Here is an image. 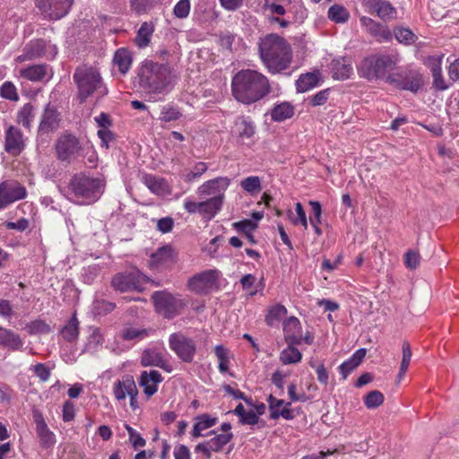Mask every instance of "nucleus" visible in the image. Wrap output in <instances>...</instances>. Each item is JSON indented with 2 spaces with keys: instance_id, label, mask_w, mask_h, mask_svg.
<instances>
[{
  "instance_id": "1",
  "label": "nucleus",
  "mask_w": 459,
  "mask_h": 459,
  "mask_svg": "<svg viewBox=\"0 0 459 459\" xmlns=\"http://www.w3.org/2000/svg\"><path fill=\"white\" fill-rule=\"evenodd\" d=\"M231 88L234 98L244 104L255 103L272 91L269 79L252 69L238 72L232 79Z\"/></svg>"
},
{
  "instance_id": "2",
  "label": "nucleus",
  "mask_w": 459,
  "mask_h": 459,
  "mask_svg": "<svg viewBox=\"0 0 459 459\" xmlns=\"http://www.w3.org/2000/svg\"><path fill=\"white\" fill-rule=\"evenodd\" d=\"M259 56L268 72L275 74L290 67L292 61V49L285 39L272 33L261 39Z\"/></svg>"
},
{
  "instance_id": "3",
  "label": "nucleus",
  "mask_w": 459,
  "mask_h": 459,
  "mask_svg": "<svg viewBox=\"0 0 459 459\" xmlns=\"http://www.w3.org/2000/svg\"><path fill=\"white\" fill-rule=\"evenodd\" d=\"M73 79L77 86V96L81 102H84L90 96L101 99L108 93L100 72L92 66L77 67Z\"/></svg>"
},
{
  "instance_id": "4",
  "label": "nucleus",
  "mask_w": 459,
  "mask_h": 459,
  "mask_svg": "<svg viewBox=\"0 0 459 459\" xmlns=\"http://www.w3.org/2000/svg\"><path fill=\"white\" fill-rule=\"evenodd\" d=\"M140 87L148 93H160L171 81V69L168 65L152 61L143 63L138 72Z\"/></svg>"
},
{
  "instance_id": "5",
  "label": "nucleus",
  "mask_w": 459,
  "mask_h": 459,
  "mask_svg": "<svg viewBox=\"0 0 459 459\" xmlns=\"http://www.w3.org/2000/svg\"><path fill=\"white\" fill-rule=\"evenodd\" d=\"M399 62L400 56L397 53L370 56L361 61L358 67V73L368 81L386 79V76L392 74L391 72L396 68Z\"/></svg>"
},
{
  "instance_id": "6",
  "label": "nucleus",
  "mask_w": 459,
  "mask_h": 459,
  "mask_svg": "<svg viewBox=\"0 0 459 459\" xmlns=\"http://www.w3.org/2000/svg\"><path fill=\"white\" fill-rule=\"evenodd\" d=\"M147 282L154 284L153 281L138 269L132 268L116 273L111 280V286L119 292L135 291L140 293L144 290V285ZM155 285L157 286L158 283H155Z\"/></svg>"
},
{
  "instance_id": "7",
  "label": "nucleus",
  "mask_w": 459,
  "mask_h": 459,
  "mask_svg": "<svg viewBox=\"0 0 459 459\" xmlns=\"http://www.w3.org/2000/svg\"><path fill=\"white\" fill-rule=\"evenodd\" d=\"M69 188L76 196L82 197L91 204L96 202L101 196L104 184L99 178L74 175L70 181Z\"/></svg>"
},
{
  "instance_id": "8",
  "label": "nucleus",
  "mask_w": 459,
  "mask_h": 459,
  "mask_svg": "<svg viewBox=\"0 0 459 459\" xmlns=\"http://www.w3.org/2000/svg\"><path fill=\"white\" fill-rule=\"evenodd\" d=\"M57 47L43 39L29 41L23 48L22 54L16 56L15 61L23 63L39 58L53 60L57 55Z\"/></svg>"
},
{
  "instance_id": "9",
  "label": "nucleus",
  "mask_w": 459,
  "mask_h": 459,
  "mask_svg": "<svg viewBox=\"0 0 459 459\" xmlns=\"http://www.w3.org/2000/svg\"><path fill=\"white\" fill-rule=\"evenodd\" d=\"M151 299L155 310L168 319L178 316L186 305L178 295H173L167 290L154 291Z\"/></svg>"
},
{
  "instance_id": "10",
  "label": "nucleus",
  "mask_w": 459,
  "mask_h": 459,
  "mask_svg": "<svg viewBox=\"0 0 459 459\" xmlns=\"http://www.w3.org/2000/svg\"><path fill=\"white\" fill-rule=\"evenodd\" d=\"M386 82L402 91L416 93L423 86V76L417 70H403L386 76Z\"/></svg>"
},
{
  "instance_id": "11",
  "label": "nucleus",
  "mask_w": 459,
  "mask_h": 459,
  "mask_svg": "<svg viewBox=\"0 0 459 459\" xmlns=\"http://www.w3.org/2000/svg\"><path fill=\"white\" fill-rule=\"evenodd\" d=\"M169 349L183 362L191 363L196 353V342L181 332L173 333L169 337Z\"/></svg>"
},
{
  "instance_id": "12",
  "label": "nucleus",
  "mask_w": 459,
  "mask_h": 459,
  "mask_svg": "<svg viewBox=\"0 0 459 459\" xmlns=\"http://www.w3.org/2000/svg\"><path fill=\"white\" fill-rule=\"evenodd\" d=\"M55 149L58 160L72 162L81 155L82 147L77 137L65 134L56 140Z\"/></svg>"
},
{
  "instance_id": "13",
  "label": "nucleus",
  "mask_w": 459,
  "mask_h": 459,
  "mask_svg": "<svg viewBox=\"0 0 459 459\" xmlns=\"http://www.w3.org/2000/svg\"><path fill=\"white\" fill-rule=\"evenodd\" d=\"M221 197L208 198L202 202H195L190 198H186L184 202V209L188 213L198 212L204 219L212 220L221 210Z\"/></svg>"
},
{
  "instance_id": "14",
  "label": "nucleus",
  "mask_w": 459,
  "mask_h": 459,
  "mask_svg": "<svg viewBox=\"0 0 459 459\" xmlns=\"http://www.w3.org/2000/svg\"><path fill=\"white\" fill-rule=\"evenodd\" d=\"M219 272L206 270L188 280V289L195 294H207L218 287Z\"/></svg>"
},
{
  "instance_id": "15",
  "label": "nucleus",
  "mask_w": 459,
  "mask_h": 459,
  "mask_svg": "<svg viewBox=\"0 0 459 459\" xmlns=\"http://www.w3.org/2000/svg\"><path fill=\"white\" fill-rule=\"evenodd\" d=\"M27 195L26 188L17 181H4L0 184V209L24 199Z\"/></svg>"
},
{
  "instance_id": "16",
  "label": "nucleus",
  "mask_w": 459,
  "mask_h": 459,
  "mask_svg": "<svg viewBox=\"0 0 459 459\" xmlns=\"http://www.w3.org/2000/svg\"><path fill=\"white\" fill-rule=\"evenodd\" d=\"M230 183L227 177H218L216 178L205 181L196 190V194L201 198L210 196V198L221 197V204H224L225 191Z\"/></svg>"
},
{
  "instance_id": "17",
  "label": "nucleus",
  "mask_w": 459,
  "mask_h": 459,
  "mask_svg": "<svg viewBox=\"0 0 459 459\" xmlns=\"http://www.w3.org/2000/svg\"><path fill=\"white\" fill-rule=\"evenodd\" d=\"M74 0H39L38 7L51 20H59L70 11Z\"/></svg>"
},
{
  "instance_id": "18",
  "label": "nucleus",
  "mask_w": 459,
  "mask_h": 459,
  "mask_svg": "<svg viewBox=\"0 0 459 459\" xmlns=\"http://www.w3.org/2000/svg\"><path fill=\"white\" fill-rule=\"evenodd\" d=\"M24 148L25 139L21 130L14 126H8L4 135L5 152L13 156H17Z\"/></svg>"
},
{
  "instance_id": "19",
  "label": "nucleus",
  "mask_w": 459,
  "mask_h": 459,
  "mask_svg": "<svg viewBox=\"0 0 459 459\" xmlns=\"http://www.w3.org/2000/svg\"><path fill=\"white\" fill-rule=\"evenodd\" d=\"M363 4L371 13H376L381 20L396 18V9L387 0H362Z\"/></svg>"
},
{
  "instance_id": "20",
  "label": "nucleus",
  "mask_w": 459,
  "mask_h": 459,
  "mask_svg": "<svg viewBox=\"0 0 459 459\" xmlns=\"http://www.w3.org/2000/svg\"><path fill=\"white\" fill-rule=\"evenodd\" d=\"M359 22L361 27L364 28L371 36L375 37L379 42H387L393 38L392 32L386 26L368 16H361L359 18Z\"/></svg>"
},
{
  "instance_id": "21",
  "label": "nucleus",
  "mask_w": 459,
  "mask_h": 459,
  "mask_svg": "<svg viewBox=\"0 0 459 459\" xmlns=\"http://www.w3.org/2000/svg\"><path fill=\"white\" fill-rule=\"evenodd\" d=\"M22 78L30 82L48 81L52 77V70L46 64L31 65L19 70Z\"/></svg>"
},
{
  "instance_id": "22",
  "label": "nucleus",
  "mask_w": 459,
  "mask_h": 459,
  "mask_svg": "<svg viewBox=\"0 0 459 459\" xmlns=\"http://www.w3.org/2000/svg\"><path fill=\"white\" fill-rule=\"evenodd\" d=\"M266 402L268 403L270 419L277 420L280 417L288 420L294 419L295 414L290 408V403L277 399L272 394L267 397Z\"/></svg>"
},
{
  "instance_id": "23",
  "label": "nucleus",
  "mask_w": 459,
  "mask_h": 459,
  "mask_svg": "<svg viewBox=\"0 0 459 459\" xmlns=\"http://www.w3.org/2000/svg\"><path fill=\"white\" fill-rule=\"evenodd\" d=\"M59 114L56 108L48 104L41 116V120L39 126V133L40 134H48L56 131L59 127Z\"/></svg>"
},
{
  "instance_id": "24",
  "label": "nucleus",
  "mask_w": 459,
  "mask_h": 459,
  "mask_svg": "<svg viewBox=\"0 0 459 459\" xmlns=\"http://www.w3.org/2000/svg\"><path fill=\"white\" fill-rule=\"evenodd\" d=\"M231 133L236 135L240 142L244 143L246 140H249L255 135V122L248 117H238L235 119Z\"/></svg>"
},
{
  "instance_id": "25",
  "label": "nucleus",
  "mask_w": 459,
  "mask_h": 459,
  "mask_svg": "<svg viewBox=\"0 0 459 459\" xmlns=\"http://www.w3.org/2000/svg\"><path fill=\"white\" fill-rule=\"evenodd\" d=\"M141 181L152 194L156 195L165 196L169 195L171 192L167 180L153 174L144 173L141 178Z\"/></svg>"
},
{
  "instance_id": "26",
  "label": "nucleus",
  "mask_w": 459,
  "mask_h": 459,
  "mask_svg": "<svg viewBox=\"0 0 459 459\" xmlns=\"http://www.w3.org/2000/svg\"><path fill=\"white\" fill-rule=\"evenodd\" d=\"M162 380L161 374L157 370L143 371L140 376L139 385L143 388V393L147 398H150L158 391V385Z\"/></svg>"
},
{
  "instance_id": "27",
  "label": "nucleus",
  "mask_w": 459,
  "mask_h": 459,
  "mask_svg": "<svg viewBox=\"0 0 459 459\" xmlns=\"http://www.w3.org/2000/svg\"><path fill=\"white\" fill-rule=\"evenodd\" d=\"M176 262V253L170 246H164L152 254L150 259L151 266L169 267Z\"/></svg>"
},
{
  "instance_id": "28",
  "label": "nucleus",
  "mask_w": 459,
  "mask_h": 459,
  "mask_svg": "<svg viewBox=\"0 0 459 459\" xmlns=\"http://www.w3.org/2000/svg\"><path fill=\"white\" fill-rule=\"evenodd\" d=\"M0 346L12 351H22L24 341L13 330L0 326Z\"/></svg>"
},
{
  "instance_id": "29",
  "label": "nucleus",
  "mask_w": 459,
  "mask_h": 459,
  "mask_svg": "<svg viewBox=\"0 0 459 459\" xmlns=\"http://www.w3.org/2000/svg\"><path fill=\"white\" fill-rule=\"evenodd\" d=\"M284 338L288 344H300L302 342L301 325L295 316H290L283 323Z\"/></svg>"
},
{
  "instance_id": "30",
  "label": "nucleus",
  "mask_w": 459,
  "mask_h": 459,
  "mask_svg": "<svg viewBox=\"0 0 459 459\" xmlns=\"http://www.w3.org/2000/svg\"><path fill=\"white\" fill-rule=\"evenodd\" d=\"M113 392L116 399L125 400L129 394H138V389L133 377L126 376L114 384Z\"/></svg>"
},
{
  "instance_id": "31",
  "label": "nucleus",
  "mask_w": 459,
  "mask_h": 459,
  "mask_svg": "<svg viewBox=\"0 0 459 459\" xmlns=\"http://www.w3.org/2000/svg\"><path fill=\"white\" fill-rule=\"evenodd\" d=\"M333 77L337 80H346L353 74L352 65L350 59L340 57L331 63Z\"/></svg>"
},
{
  "instance_id": "32",
  "label": "nucleus",
  "mask_w": 459,
  "mask_h": 459,
  "mask_svg": "<svg viewBox=\"0 0 459 459\" xmlns=\"http://www.w3.org/2000/svg\"><path fill=\"white\" fill-rule=\"evenodd\" d=\"M36 422V432L40 440L41 446L45 447L53 446L56 443L55 434L49 430L48 425L42 417H39L35 420Z\"/></svg>"
},
{
  "instance_id": "33",
  "label": "nucleus",
  "mask_w": 459,
  "mask_h": 459,
  "mask_svg": "<svg viewBox=\"0 0 459 459\" xmlns=\"http://www.w3.org/2000/svg\"><path fill=\"white\" fill-rule=\"evenodd\" d=\"M154 32V24L152 22H144L141 24L134 38L135 45L140 48H144L151 43Z\"/></svg>"
},
{
  "instance_id": "34",
  "label": "nucleus",
  "mask_w": 459,
  "mask_h": 459,
  "mask_svg": "<svg viewBox=\"0 0 459 459\" xmlns=\"http://www.w3.org/2000/svg\"><path fill=\"white\" fill-rule=\"evenodd\" d=\"M141 364L143 367L153 366L166 368L167 360L161 352L155 350H146L142 354Z\"/></svg>"
},
{
  "instance_id": "35",
  "label": "nucleus",
  "mask_w": 459,
  "mask_h": 459,
  "mask_svg": "<svg viewBox=\"0 0 459 459\" xmlns=\"http://www.w3.org/2000/svg\"><path fill=\"white\" fill-rule=\"evenodd\" d=\"M320 79L319 72H311L301 74L296 82V88L299 92H306L318 85Z\"/></svg>"
},
{
  "instance_id": "36",
  "label": "nucleus",
  "mask_w": 459,
  "mask_h": 459,
  "mask_svg": "<svg viewBox=\"0 0 459 459\" xmlns=\"http://www.w3.org/2000/svg\"><path fill=\"white\" fill-rule=\"evenodd\" d=\"M217 422V418L212 417L207 413H204L195 417V423L192 430V436L194 437H199L203 436L202 432L212 427Z\"/></svg>"
},
{
  "instance_id": "37",
  "label": "nucleus",
  "mask_w": 459,
  "mask_h": 459,
  "mask_svg": "<svg viewBox=\"0 0 459 459\" xmlns=\"http://www.w3.org/2000/svg\"><path fill=\"white\" fill-rule=\"evenodd\" d=\"M60 334L64 340L69 342L78 338L79 321L75 314H74L71 319L61 328Z\"/></svg>"
},
{
  "instance_id": "38",
  "label": "nucleus",
  "mask_w": 459,
  "mask_h": 459,
  "mask_svg": "<svg viewBox=\"0 0 459 459\" xmlns=\"http://www.w3.org/2000/svg\"><path fill=\"white\" fill-rule=\"evenodd\" d=\"M294 115V107L289 102H282L276 105L271 111V117L273 121L282 122Z\"/></svg>"
},
{
  "instance_id": "39",
  "label": "nucleus",
  "mask_w": 459,
  "mask_h": 459,
  "mask_svg": "<svg viewBox=\"0 0 459 459\" xmlns=\"http://www.w3.org/2000/svg\"><path fill=\"white\" fill-rule=\"evenodd\" d=\"M113 62L122 74L127 73L132 64L130 52L126 48L117 49L115 53Z\"/></svg>"
},
{
  "instance_id": "40",
  "label": "nucleus",
  "mask_w": 459,
  "mask_h": 459,
  "mask_svg": "<svg viewBox=\"0 0 459 459\" xmlns=\"http://www.w3.org/2000/svg\"><path fill=\"white\" fill-rule=\"evenodd\" d=\"M34 108L30 103L23 105L17 113V122L30 129L34 119Z\"/></svg>"
},
{
  "instance_id": "41",
  "label": "nucleus",
  "mask_w": 459,
  "mask_h": 459,
  "mask_svg": "<svg viewBox=\"0 0 459 459\" xmlns=\"http://www.w3.org/2000/svg\"><path fill=\"white\" fill-rule=\"evenodd\" d=\"M295 344H288L280 354V360L284 365L298 363L302 359L301 352L294 347Z\"/></svg>"
},
{
  "instance_id": "42",
  "label": "nucleus",
  "mask_w": 459,
  "mask_h": 459,
  "mask_svg": "<svg viewBox=\"0 0 459 459\" xmlns=\"http://www.w3.org/2000/svg\"><path fill=\"white\" fill-rule=\"evenodd\" d=\"M287 315V308L281 304L272 307L265 316V322L269 326L276 325L281 318Z\"/></svg>"
},
{
  "instance_id": "43",
  "label": "nucleus",
  "mask_w": 459,
  "mask_h": 459,
  "mask_svg": "<svg viewBox=\"0 0 459 459\" xmlns=\"http://www.w3.org/2000/svg\"><path fill=\"white\" fill-rule=\"evenodd\" d=\"M328 18L336 23H345L350 18V13L344 6L333 4L328 10Z\"/></svg>"
},
{
  "instance_id": "44",
  "label": "nucleus",
  "mask_w": 459,
  "mask_h": 459,
  "mask_svg": "<svg viewBox=\"0 0 459 459\" xmlns=\"http://www.w3.org/2000/svg\"><path fill=\"white\" fill-rule=\"evenodd\" d=\"M402 351H403V359H402V362L400 365V370H399V373L397 376L399 380L403 378V377L409 368V365H410V362L411 359V356H412L411 345L408 342L404 341L403 342Z\"/></svg>"
},
{
  "instance_id": "45",
  "label": "nucleus",
  "mask_w": 459,
  "mask_h": 459,
  "mask_svg": "<svg viewBox=\"0 0 459 459\" xmlns=\"http://www.w3.org/2000/svg\"><path fill=\"white\" fill-rule=\"evenodd\" d=\"M402 351H403V359H402V362L400 365V370H399V373L397 376L399 380L403 378V377L409 368V365H410V362L411 359V356H412L411 345L408 342L404 341L403 342Z\"/></svg>"
},
{
  "instance_id": "46",
  "label": "nucleus",
  "mask_w": 459,
  "mask_h": 459,
  "mask_svg": "<svg viewBox=\"0 0 459 459\" xmlns=\"http://www.w3.org/2000/svg\"><path fill=\"white\" fill-rule=\"evenodd\" d=\"M214 353L219 360L218 368L221 373H226L230 368V355L229 351L222 345H216Z\"/></svg>"
},
{
  "instance_id": "47",
  "label": "nucleus",
  "mask_w": 459,
  "mask_h": 459,
  "mask_svg": "<svg viewBox=\"0 0 459 459\" xmlns=\"http://www.w3.org/2000/svg\"><path fill=\"white\" fill-rule=\"evenodd\" d=\"M240 186L249 194L259 193L262 189L261 179L257 176H250L242 179Z\"/></svg>"
},
{
  "instance_id": "48",
  "label": "nucleus",
  "mask_w": 459,
  "mask_h": 459,
  "mask_svg": "<svg viewBox=\"0 0 459 459\" xmlns=\"http://www.w3.org/2000/svg\"><path fill=\"white\" fill-rule=\"evenodd\" d=\"M233 437L232 433H222L216 435L209 440L210 448L212 452H220Z\"/></svg>"
},
{
  "instance_id": "49",
  "label": "nucleus",
  "mask_w": 459,
  "mask_h": 459,
  "mask_svg": "<svg viewBox=\"0 0 459 459\" xmlns=\"http://www.w3.org/2000/svg\"><path fill=\"white\" fill-rule=\"evenodd\" d=\"M181 117L182 113L178 108L171 105H165L161 108L160 118L164 122H171L179 119Z\"/></svg>"
},
{
  "instance_id": "50",
  "label": "nucleus",
  "mask_w": 459,
  "mask_h": 459,
  "mask_svg": "<svg viewBox=\"0 0 459 459\" xmlns=\"http://www.w3.org/2000/svg\"><path fill=\"white\" fill-rule=\"evenodd\" d=\"M395 39L403 44L411 45L415 42V34L407 28H395L394 30Z\"/></svg>"
},
{
  "instance_id": "51",
  "label": "nucleus",
  "mask_w": 459,
  "mask_h": 459,
  "mask_svg": "<svg viewBox=\"0 0 459 459\" xmlns=\"http://www.w3.org/2000/svg\"><path fill=\"white\" fill-rule=\"evenodd\" d=\"M147 335L145 329H139L134 327H125L121 331V338L125 341H138Z\"/></svg>"
},
{
  "instance_id": "52",
  "label": "nucleus",
  "mask_w": 459,
  "mask_h": 459,
  "mask_svg": "<svg viewBox=\"0 0 459 459\" xmlns=\"http://www.w3.org/2000/svg\"><path fill=\"white\" fill-rule=\"evenodd\" d=\"M0 96L12 101H17L19 100V95L15 85L9 81L4 82L0 86Z\"/></svg>"
},
{
  "instance_id": "53",
  "label": "nucleus",
  "mask_w": 459,
  "mask_h": 459,
  "mask_svg": "<svg viewBox=\"0 0 459 459\" xmlns=\"http://www.w3.org/2000/svg\"><path fill=\"white\" fill-rule=\"evenodd\" d=\"M384 402V395L381 392L374 390L369 392L364 399V403L367 408L374 409L380 406Z\"/></svg>"
},
{
  "instance_id": "54",
  "label": "nucleus",
  "mask_w": 459,
  "mask_h": 459,
  "mask_svg": "<svg viewBox=\"0 0 459 459\" xmlns=\"http://www.w3.org/2000/svg\"><path fill=\"white\" fill-rule=\"evenodd\" d=\"M104 342L103 335L99 328H92L86 343L88 350L95 351L102 345Z\"/></svg>"
},
{
  "instance_id": "55",
  "label": "nucleus",
  "mask_w": 459,
  "mask_h": 459,
  "mask_svg": "<svg viewBox=\"0 0 459 459\" xmlns=\"http://www.w3.org/2000/svg\"><path fill=\"white\" fill-rule=\"evenodd\" d=\"M30 334L48 333L51 331L50 326L43 320H34L27 325Z\"/></svg>"
},
{
  "instance_id": "56",
  "label": "nucleus",
  "mask_w": 459,
  "mask_h": 459,
  "mask_svg": "<svg viewBox=\"0 0 459 459\" xmlns=\"http://www.w3.org/2000/svg\"><path fill=\"white\" fill-rule=\"evenodd\" d=\"M208 169V166L205 162H197L191 171H189L186 175V181L191 182L195 180L196 178H199Z\"/></svg>"
},
{
  "instance_id": "57",
  "label": "nucleus",
  "mask_w": 459,
  "mask_h": 459,
  "mask_svg": "<svg viewBox=\"0 0 459 459\" xmlns=\"http://www.w3.org/2000/svg\"><path fill=\"white\" fill-rule=\"evenodd\" d=\"M126 429L127 430L129 435V441L134 449L145 446V439L143 438L142 436L134 429H133L129 425H126Z\"/></svg>"
},
{
  "instance_id": "58",
  "label": "nucleus",
  "mask_w": 459,
  "mask_h": 459,
  "mask_svg": "<svg viewBox=\"0 0 459 459\" xmlns=\"http://www.w3.org/2000/svg\"><path fill=\"white\" fill-rule=\"evenodd\" d=\"M190 12L189 0H180L174 6L173 13L176 17L183 19L186 18Z\"/></svg>"
},
{
  "instance_id": "59",
  "label": "nucleus",
  "mask_w": 459,
  "mask_h": 459,
  "mask_svg": "<svg viewBox=\"0 0 459 459\" xmlns=\"http://www.w3.org/2000/svg\"><path fill=\"white\" fill-rule=\"evenodd\" d=\"M256 227L257 224L250 220H243L233 223V228L245 235L253 232Z\"/></svg>"
},
{
  "instance_id": "60",
  "label": "nucleus",
  "mask_w": 459,
  "mask_h": 459,
  "mask_svg": "<svg viewBox=\"0 0 459 459\" xmlns=\"http://www.w3.org/2000/svg\"><path fill=\"white\" fill-rule=\"evenodd\" d=\"M295 211L297 212L296 218H291V221L294 225L301 224L305 230L307 229V220L306 216V212L303 209V206L300 203H296Z\"/></svg>"
},
{
  "instance_id": "61",
  "label": "nucleus",
  "mask_w": 459,
  "mask_h": 459,
  "mask_svg": "<svg viewBox=\"0 0 459 459\" xmlns=\"http://www.w3.org/2000/svg\"><path fill=\"white\" fill-rule=\"evenodd\" d=\"M116 307V304L104 299H98L94 302V309L98 314H108L112 312Z\"/></svg>"
},
{
  "instance_id": "62",
  "label": "nucleus",
  "mask_w": 459,
  "mask_h": 459,
  "mask_svg": "<svg viewBox=\"0 0 459 459\" xmlns=\"http://www.w3.org/2000/svg\"><path fill=\"white\" fill-rule=\"evenodd\" d=\"M404 264L409 269H416L420 264V254L418 252L409 250L404 255Z\"/></svg>"
},
{
  "instance_id": "63",
  "label": "nucleus",
  "mask_w": 459,
  "mask_h": 459,
  "mask_svg": "<svg viewBox=\"0 0 459 459\" xmlns=\"http://www.w3.org/2000/svg\"><path fill=\"white\" fill-rule=\"evenodd\" d=\"M288 394L291 402H307L310 399V397L304 393L298 394L297 385L294 383L289 385Z\"/></svg>"
},
{
  "instance_id": "64",
  "label": "nucleus",
  "mask_w": 459,
  "mask_h": 459,
  "mask_svg": "<svg viewBox=\"0 0 459 459\" xmlns=\"http://www.w3.org/2000/svg\"><path fill=\"white\" fill-rule=\"evenodd\" d=\"M443 55L438 56H429L428 58V65L430 68L432 75H439V73H442V59Z\"/></svg>"
}]
</instances>
